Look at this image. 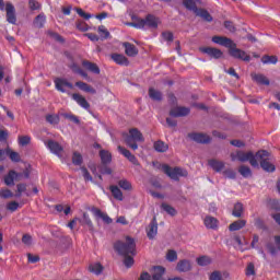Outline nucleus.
<instances>
[{"mask_svg": "<svg viewBox=\"0 0 280 280\" xmlns=\"http://www.w3.org/2000/svg\"><path fill=\"white\" fill-rule=\"evenodd\" d=\"M131 21L128 22V27H135V30H144L149 27V30H158L159 23H161V19L156 18L154 14H147L145 19H141L137 15H131Z\"/></svg>", "mask_w": 280, "mask_h": 280, "instance_id": "f257e3e1", "label": "nucleus"}, {"mask_svg": "<svg viewBox=\"0 0 280 280\" xmlns=\"http://www.w3.org/2000/svg\"><path fill=\"white\" fill-rule=\"evenodd\" d=\"M114 248L122 257H128V255H137V243L135 238L127 236L126 242L118 241L114 244Z\"/></svg>", "mask_w": 280, "mask_h": 280, "instance_id": "f03ea898", "label": "nucleus"}, {"mask_svg": "<svg viewBox=\"0 0 280 280\" xmlns=\"http://www.w3.org/2000/svg\"><path fill=\"white\" fill-rule=\"evenodd\" d=\"M143 141H145V138H143V133L137 128H131L129 135L125 137L126 145L133 151L139 150V144L137 143H143Z\"/></svg>", "mask_w": 280, "mask_h": 280, "instance_id": "7ed1b4c3", "label": "nucleus"}, {"mask_svg": "<svg viewBox=\"0 0 280 280\" xmlns=\"http://www.w3.org/2000/svg\"><path fill=\"white\" fill-rule=\"evenodd\" d=\"M232 161H240L241 163H246L249 161L252 167H259V162H257V154L248 151L247 153L244 151H236V153L230 154Z\"/></svg>", "mask_w": 280, "mask_h": 280, "instance_id": "20e7f679", "label": "nucleus"}, {"mask_svg": "<svg viewBox=\"0 0 280 280\" xmlns=\"http://www.w3.org/2000/svg\"><path fill=\"white\" fill-rule=\"evenodd\" d=\"M256 161H259L260 167H262L265 172L272 173L277 170L275 164L270 163V152L266 150L256 152Z\"/></svg>", "mask_w": 280, "mask_h": 280, "instance_id": "39448f33", "label": "nucleus"}, {"mask_svg": "<svg viewBox=\"0 0 280 280\" xmlns=\"http://www.w3.org/2000/svg\"><path fill=\"white\" fill-rule=\"evenodd\" d=\"M162 172H164L166 176H170L172 180H180V176L184 178H187V176H189V173L187 172V170H184L180 167L172 168L167 164L162 165Z\"/></svg>", "mask_w": 280, "mask_h": 280, "instance_id": "423d86ee", "label": "nucleus"}, {"mask_svg": "<svg viewBox=\"0 0 280 280\" xmlns=\"http://www.w3.org/2000/svg\"><path fill=\"white\" fill-rule=\"evenodd\" d=\"M229 55L235 60H243V62H250V55L246 54V51L237 48V44L235 42L229 48Z\"/></svg>", "mask_w": 280, "mask_h": 280, "instance_id": "0eeeda50", "label": "nucleus"}, {"mask_svg": "<svg viewBox=\"0 0 280 280\" xmlns=\"http://www.w3.org/2000/svg\"><path fill=\"white\" fill-rule=\"evenodd\" d=\"M7 21L11 25H16V9L12 2L5 3Z\"/></svg>", "mask_w": 280, "mask_h": 280, "instance_id": "6e6552de", "label": "nucleus"}, {"mask_svg": "<svg viewBox=\"0 0 280 280\" xmlns=\"http://www.w3.org/2000/svg\"><path fill=\"white\" fill-rule=\"evenodd\" d=\"M55 82V88L59 91V93H67V89H73V83L68 82L67 79H62V78H56L54 80Z\"/></svg>", "mask_w": 280, "mask_h": 280, "instance_id": "1a4fd4ad", "label": "nucleus"}, {"mask_svg": "<svg viewBox=\"0 0 280 280\" xmlns=\"http://www.w3.org/2000/svg\"><path fill=\"white\" fill-rule=\"evenodd\" d=\"M199 50L201 54H207L210 58H214V60H220V58L223 56L222 50L213 47H200Z\"/></svg>", "mask_w": 280, "mask_h": 280, "instance_id": "9d476101", "label": "nucleus"}, {"mask_svg": "<svg viewBox=\"0 0 280 280\" xmlns=\"http://www.w3.org/2000/svg\"><path fill=\"white\" fill-rule=\"evenodd\" d=\"M159 233V222H156V217H154L149 226L147 228V236L150 240H154Z\"/></svg>", "mask_w": 280, "mask_h": 280, "instance_id": "9b49d317", "label": "nucleus"}, {"mask_svg": "<svg viewBox=\"0 0 280 280\" xmlns=\"http://www.w3.org/2000/svg\"><path fill=\"white\" fill-rule=\"evenodd\" d=\"M191 113V109L189 107H183V106H177L173 107L170 110V116L171 117H187Z\"/></svg>", "mask_w": 280, "mask_h": 280, "instance_id": "f8f14e48", "label": "nucleus"}, {"mask_svg": "<svg viewBox=\"0 0 280 280\" xmlns=\"http://www.w3.org/2000/svg\"><path fill=\"white\" fill-rule=\"evenodd\" d=\"M118 152H120V154H122V156H125V159L129 160V162L132 163V165H137L139 166V160H137V156H135V154H132L128 149L118 145Z\"/></svg>", "mask_w": 280, "mask_h": 280, "instance_id": "ddd939ff", "label": "nucleus"}, {"mask_svg": "<svg viewBox=\"0 0 280 280\" xmlns=\"http://www.w3.org/2000/svg\"><path fill=\"white\" fill-rule=\"evenodd\" d=\"M189 139L192 141H196V143H211V137L206 133H189L188 135Z\"/></svg>", "mask_w": 280, "mask_h": 280, "instance_id": "4468645a", "label": "nucleus"}, {"mask_svg": "<svg viewBox=\"0 0 280 280\" xmlns=\"http://www.w3.org/2000/svg\"><path fill=\"white\" fill-rule=\"evenodd\" d=\"M212 43H214L215 45H221L222 47H226L228 49H230V47L233 45V39L229 38V37H224V36H213L212 37Z\"/></svg>", "mask_w": 280, "mask_h": 280, "instance_id": "2eb2a0df", "label": "nucleus"}, {"mask_svg": "<svg viewBox=\"0 0 280 280\" xmlns=\"http://www.w3.org/2000/svg\"><path fill=\"white\" fill-rule=\"evenodd\" d=\"M110 58L116 65H119L120 67H128L130 65L128 58L121 54L114 52L110 55Z\"/></svg>", "mask_w": 280, "mask_h": 280, "instance_id": "dca6fc26", "label": "nucleus"}, {"mask_svg": "<svg viewBox=\"0 0 280 280\" xmlns=\"http://www.w3.org/2000/svg\"><path fill=\"white\" fill-rule=\"evenodd\" d=\"M92 213L95 218L103 220L105 224H113V219L106 212H102L100 208H92Z\"/></svg>", "mask_w": 280, "mask_h": 280, "instance_id": "f3484780", "label": "nucleus"}, {"mask_svg": "<svg viewBox=\"0 0 280 280\" xmlns=\"http://www.w3.org/2000/svg\"><path fill=\"white\" fill-rule=\"evenodd\" d=\"M72 100H74V102H77V104L80 105L81 108H84V110H89V108H91V104H89V101H86V98L79 93L72 94Z\"/></svg>", "mask_w": 280, "mask_h": 280, "instance_id": "a211bd4d", "label": "nucleus"}, {"mask_svg": "<svg viewBox=\"0 0 280 280\" xmlns=\"http://www.w3.org/2000/svg\"><path fill=\"white\" fill-rule=\"evenodd\" d=\"M47 148L52 154H56V156H60V154H62V145H60V143H58L57 141L49 140L47 142Z\"/></svg>", "mask_w": 280, "mask_h": 280, "instance_id": "6ab92c4d", "label": "nucleus"}, {"mask_svg": "<svg viewBox=\"0 0 280 280\" xmlns=\"http://www.w3.org/2000/svg\"><path fill=\"white\" fill-rule=\"evenodd\" d=\"M82 67H84V69H86V71H90L91 73H95L96 75H100V73H101L100 67L95 62H91L89 60H83Z\"/></svg>", "mask_w": 280, "mask_h": 280, "instance_id": "aec40b11", "label": "nucleus"}, {"mask_svg": "<svg viewBox=\"0 0 280 280\" xmlns=\"http://www.w3.org/2000/svg\"><path fill=\"white\" fill-rule=\"evenodd\" d=\"M175 269L177 272H189V270H191V261L188 259H182L177 262Z\"/></svg>", "mask_w": 280, "mask_h": 280, "instance_id": "412c9836", "label": "nucleus"}, {"mask_svg": "<svg viewBox=\"0 0 280 280\" xmlns=\"http://www.w3.org/2000/svg\"><path fill=\"white\" fill-rule=\"evenodd\" d=\"M122 46L125 47V54L129 56L130 58H135L139 54V49H137V46H135L131 43H124Z\"/></svg>", "mask_w": 280, "mask_h": 280, "instance_id": "4be33fe9", "label": "nucleus"}, {"mask_svg": "<svg viewBox=\"0 0 280 280\" xmlns=\"http://www.w3.org/2000/svg\"><path fill=\"white\" fill-rule=\"evenodd\" d=\"M203 224L206 229H211L212 231H215V229H218L219 221L214 217L207 215L203 220Z\"/></svg>", "mask_w": 280, "mask_h": 280, "instance_id": "5701e85b", "label": "nucleus"}, {"mask_svg": "<svg viewBox=\"0 0 280 280\" xmlns=\"http://www.w3.org/2000/svg\"><path fill=\"white\" fill-rule=\"evenodd\" d=\"M75 86H78V89H80V91H84V93H92V95H95V93H97V91L89 85V83H84L82 81H78L75 82Z\"/></svg>", "mask_w": 280, "mask_h": 280, "instance_id": "b1692460", "label": "nucleus"}, {"mask_svg": "<svg viewBox=\"0 0 280 280\" xmlns=\"http://www.w3.org/2000/svg\"><path fill=\"white\" fill-rule=\"evenodd\" d=\"M15 178H19V173L15 171H9V173L4 176V184L7 187H12Z\"/></svg>", "mask_w": 280, "mask_h": 280, "instance_id": "393cba45", "label": "nucleus"}, {"mask_svg": "<svg viewBox=\"0 0 280 280\" xmlns=\"http://www.w3.org/2000/svg\"><path fill=\"white\" fill-rule=\"evenodd\" d=\"M195 14L196 16L205 20L207 23H211V21H213V16H211V13H209L207 9L199 8V10Z\"/></svg>", "mask_w": 280, "mask_h": 280, "instance_id": "a878e982", "label": "nucleus"}, {"mask_svg": "<svg viewBox=\"0 0 280 280\" xmlns=\"http://www.w3.org/2000/svg\"><path fill=\"white\" fill-rule=\"evenodd\" d=\"M109 190L112 192V196L115 198V200H119V201L124 200V192L121 191L119 186L112 185L109 186Z\"/></svg>", "mask_w": 280, "mask_h": 280, "instance_id": "bb28decb", "label": "nucleus"}, {"mask_svg": "<svg viewBox=\"0 0 280 280\" xmlns=\"http://www.w3.org/2000/svg\"><path fill=\"white\" fill-rule=\"evenodd\" d=\"M163 275H165V268L162 266H155L153 268L152 280H165Z\"/></svg>", "mask_w": 280, "mask_h": 280, "instance_id": "cd10ccee", "label": "nucleus"}, {"mask_svg": "<svg viewBox=\"0 0 280 280\" xmlns=\"http://www.w3.org/2000/svg\"><path fill=\"white\" fill-rule=\"evenodd\" d=\"M252 80L257 82V84H262L264 86H270V80L264 74H252Z\"/></svg>", "mask_w": 280, "mask_h": 280, "instance_id": "c85d7f7f", "label": "nucleus"}, {"mask_svg": "<svg viewBox=\"0 0 280 280\" xmlns=\"http://www.w3.org/2000/svg\"><path fill=\"white\" fill-rule=\"evenodd\" d=\"M79 222L82 226H88L90 231H93L94 229L93 221L91 220V217L86 212L83 213L82 219H79Z\"/></svg>", "mask_w": 280, "mask_h": 280, "instance_id": "c756f323", "label": "nucleus"}, {"mask_svg": "<svg viewBox=\"0 0 280 280\" xmlns=\"http://www.w3.org/2000/svg\"><path fill=\"white\" fill-rule=\"evenodd\" d=\"M100 156L103 165H108V163L113 161V154H110V152H108L107 150H101Z\"/></svg>", "mask_w": 280, "mask_h": 280, "instance_id": "7c9ffc66", "label": "nucleus"}, {"mask_svg": "<svg viewBox=\"0 0 280 280\" xmlns=\"http://www.w3.org/2000/svg\"><path fill=\"white\" fill-rule=\"evenodd\" d=\"M183 5L186 8V10H189V12H194L196 14L200 8L196 5V1L194 0H183Z\"/></svg>", "mask_w": 280, "mask_h": 280, "instance_id": "2f4dec72", "label": "nucleus"}, {"mask_svg": "<svg viewBox=\"0 0 280 280\" xmlns=\"http://www.w3.org/2000/svg\"><path fill=\"white\" fill-rule=\"evenodd\" d=\"M246 226V220H237L229 225V231H242Z\"/></svg>", "mask_w": 280, "mask_h": 280, "instance_id": "473e14b6", "label": "nucleus"}, {"mask_svg": "<svg viewBox=\"0 0 280 280\" xmlns=\"http://www.w3.org/2000/svg\"><path fill=\"white\" fill-rule=\"evenodd\" d=\"M149 97L154 102H161V100H163V94L161 93V91L155 90L154 88H150Z\"/></svg>", "mask_w": 280, "mask_h": 280, "instance_id": "72a5a7b5", "label": "nucleus"}, {"mask_svg": "<svg viewBox=\"0 0 280 280\" xmlns=\"http://www.w3.org/2000/svg\"><path fill=\"white\" fill-rule=\"evenodd\" d=\"M243 213H244V205L242 202H236L234 205L232 215L234 218H242Z\"/></svg>", "mask_w": 280, "mask_h": 280, "instance_id": "f704fd0d", "label": "nucleus"}, {"mask_svg": "<svg viewBox=\"0 0 280 280\" xmlns=\"http://www.w3.org/2000/svg\"><path fill=\"white\" fill-rule=\"evenodd\" d=\"M208 165H210L214 172H222L224 170V162L218 160L208 161Z\"/></svg>", "mask_w": 280, "mask_h": 280, "instance_id": "c9c22d12", "label": "nucleus"}, {"mask_svg": "<svg viewBox=\"0 0 280 280\" xmlns=\"http://www.w3.org/2000/svg\"><path fill=\"white\" fill-rule=\"evenodd\" d=\"M7 156L13 162V163H21V155L16 151H12L11 149H7Z\"/></svg>", "mask_w": 280, "mask_h": 280, "instance_id": "e433bc0d", "label": "nucleus"}, {"mask_svg": "<svg viewBox=\"0 0 280 280\" xmlns=\"http://www.w3.org/2000/svg\"><path fill=\"white\" fill-rule=\"evenodd\" d=\"M153 148L155 150V152H165L166 150H170V147L167 145V143L158 140L154 142Z\"/></svg>", "mask_w": 280, "mask_h": 280, "instance_id": "4c0bfd02", "label": "nucleus"}, {"mask_svg": "<svg viewBox=\"0 0 280 280\" xmlns=\"http://www.w3.org/2000/svg\"><path fill=\"white\" fill-rule=\"evenodd\" d=\"M262 65H277L279 62V58L277 56L265 55L261 58Z\"/></svg>", "mask_w": 280, "mask_h": 280, "instance_id": "58836bf2", "label": "nucleus"}, {"mask_svg": "<svg viewBox=\"0 0 280 280\" xmlns=\"http://www.w3.org/2000/svg\"><path fill=\"white\" fill-rule=\"evenodd\" d=\"M47 21V18H45V14H38L34 20L35 27H38L39 30L45 27V23Z\"/></svg>", "mask_w": 280, "mask_h": 280, "instance_id": "ea45409f", "label": "nucleus"}, {"mask_svg": "<svg viewBox=\"0 0 280 280\" xmlns=\"http://www.w3.org/2000/svg\"><path fill=\"white\" fill-rule=\"evenodd\" d=\"M238 173L241 176H243V178H249V176H253V171H250V167L246 165H241L238 167Z\"/></svg>", "mask_w": 280, "mask_h": 280, "instance_id": "a19ab883", "label": "nucleus"}, {"mask_svg": "<svg viewBox=\"0 0 280 280\" xmlns=\"http://www.w3.org/2000/svg\"><path fill=\"white\" fill-rule=\"evenodd\" d=\"M118 187L124 191H132V184L128 179L118 180Z\"/></svg>", "mask_w": 280, "mask_h": 280, "instance_id": "79ce46f5", "label": "nucleus"}, {"mask_svg": "<svg viewBox=\"0 0 280 280\" xmlns=\"http://www.w3.org/2000/svg\"><path fill=\"white\" fill-rule=\"evenodd\" d=\"M89 270H90V272H93L94 275H102L104 267L102 266V264L95 262L93 265H90Z\"/></svg>", "mask_w": 280, "mask_h": 280, "instance_id": "37998d69", "label": "nucleus"}, {"mask_svg": "<svg viewBox=\"0 0 280 280\" xmlns=\"http://www.w3.org/2000/svg\"><path fill=\"white\" fill-rule=\"evenodd\" d=\"M46 121L51 126H58L60 124V116L48 114L46 115Z\"/></svg>", "mask_w": 280, "mask_h": 280, "instance_id": "c03bdc74", "label": "nucleus"}, {"mask_svg": "<svg viewBox=\"0 0 280 280\" xmlns=\"http://www.w3.org/2000/svg\"><path fill=\"white\" fill-rule=\"evenodd\" d=\"M72 163L73 165H82L84 163V159L82 158V154L78 151H74L72 154Z\"/></svg>", "mask_w": 280, "mask_h": 280, "instance_id": "a18cd8bd", "label": "nucleus"}, {"mask_svg": "<svg viewBox=\"0 0 280 280\" xmlns=\"http://www.w3.org/2000/svg\"><path fill=\"white\" fill-rule=\"evenodd\" d=\"M161 207H162L163 211L167 212L168 215L174 217L177 213L176 209L167 203H162Z\"/></svg>", "mask_w": 280, "mask_h": 280, "instance_id": "49530a36", "label": "nucleus"}, {"mask_svg": "<svg viewBox=\"0 0 280 280\" xmlns=\"http://www.w3.org/2000/svg\"><path fill=\"white\" fill-rule=\"evenodd\" d=\"M198 266H209L211 264V257L209 256H200L197 258Z\"/></svg>", "mask_w": 280, "mask_h": 280, "instance_id": "de8ad7c7", "label": "nucleus"}, {"mask_svg": "<svg viewBox=\"0 0 280 280\" xmlns=\"http://www.w3.org/2000/svg\"><path fill=\"white\" fill-rule=\"evenodd\" d=\"M0 198H3V199L14 198V194L12 192V190L8 188H2L0 190Z\"/></svg>", "mask_w": 280, "mask_h": 280, "instance_id": "09e8293b", "label": "nucleus"}, {"mask_svg": "<svg viewBox=\"0 0 280 280\" xmlns=\"http://www.w3.org/2000/svg\"><path fill=\"white\" fill-rule=\"evenodd\" d=\"M81 172L85 183H93V176H91V173H89V170H86V167H81Z\"/></svg>", "mask_w": 280, "mask_h": 280, "instance_id": "8fccbe9b", "label": "nucleus"}, {"mask_svg": "<svg viewBox=\"0 0 280 280\" xmlns=\"http://www.w3.org/2000/svg\"><path fill=\"white\" fill-rule=\"evenodd\" d=\"M167 261L174 262L178 259V254L174 249H170L166 254Z\"/></svg>", "mask_w": 280, "mask_h": 280, "instance_id": "3c124183", "label": "nucleus"}, {"mask_svg": "<svg viewBox=\"0 0 280 280\" xmlns=\"http://www.w3.org/2000/svg\"><path fill=\"white\" fill-rule=\"evenodd\" d=\"M62 117H65V119H69V121H72V124L80 125V118L73 114L65 113L62 114Z\"/></svg>", "mask_w": 280, "mask_h": 280, "instance_id": "603ef678", "label": "nucleus"}, {"mask_svg": "<svg viewBox=\"0 0 280 280\" xmlns=\"http://www.w3.org/2000/svg\"><path fill=\"white\" fill-rule=\"evenodd\" d=\"M16 189H18V192L15 194V198H21L22 194H24V191H27V185L18 184Z\"/></svg>", "mask_w": 280, "mask_h": 280, "instance_id": "864d4df0", "label": "nucleus"}, {"mask_svg": "<svg viewBox=\"0 0 280 280\" xmlns=\"http://www.w3.org/2000/svg\"><path fill=\"white\" fill-rule=\"evenodd\" d=\"M98 34L102 38H108L110 36V32L104 25L98 26Z\"/></svg>", "mask_w": 280, "mask_h": 280, "instance_id": "5fc2aeb1", "label": "nucleus"}, {"mask_svg": "<svg viewBox=\"0 0 280 280\" xmlns=\"http://www.w3.org/2000/svg\"><path fill=\"white\" fill-rule=\"evenodd\" d=\"M124 265L126 268H132V266H135V258L130 255L125 256Z\"/></svg>", "mask_w": 280, "mask_h": 280, "instance_id": "6e6d98bb", "label": "nucleus"}, {"mask_svg": "<svg viewBox=\"0 0 280 280\" xmlns=\"http://www.w3.org/2000/svg\"><path fill=\"white\" fill-rule=\"evenodd\" d=\"M28 8L30 10L35 11V10H40L42 5L36 0H28Z\"/></svg>", "mask_w": 280, "mask_h": 280, "instance_id": "4d7b16f0", "label": "nucleus"}, {"mask_svg": "<svg viewBox=\"0 0 280 280\" xmlns=\"http://www.w3.org/2000/svg\"><path fill=\"white\" fill-rule=\"evenodd\" d=\"M31 141H32V138L30 136H20L19 137V143L21 145H30Z\"/></svg>", "mask_w": 280, "mask_h": 280, "instance_id": "13d9d810", "label": "nucleus"}, {"mask_svg": "<svg viewBox=\"0 0 280 280\" xmlns=\"http://www.w3.org/2000/svg\"><path fill=\"white\" fill-rule=\"evenodd\" d=\"M75 12H77V14H79V16H81V19H85V21H89V19H91V14L84 12V10H82L80 8H75Z\"/></svg>", "mask_w": 280, "mask_h": 280, "instance_id": "bf43d9fd", "label": "nucleus"}, {"mask_svg": "<svg viewBox=\"0 0 280 280\" xmlns=\"http://www.w3.org/2000/svg\"><path fill=\"white\" fill-rule=\"evenodd\" d=\"M224 176L226 178H231V179H235L236 176H237V173H235V171L231 170V168H228L223 172Z\"/></svg>", "mask_w": 280, "mask_h": 280, "instance_id": "052dcab7", "label": "nucleus"}, {"mask_svg": "<svg viewBox=\"0 0 280 280\" xmlns=\"http://www.w3.org/2000/svg\"><path fill=\"white\" fill-rule=\"evenodd\" d=\"M246 276L253 277L255 276V265L253 262H249L246 268Z\"/></svg>", "mask_w": 280, "mask_h": 280, "instance_id": "680f3d73", "label": "nucleus"}, {"mask_svg": "<svg viewBox=\"0 0 280 280\" xmlns=\"http://www.w3.org/2000/svg\"><path fill=\"white\" fill-rule=\"evenodd\" d=\"M254 224H255L256 229H260V230L266 229V224L264 223V220H261V218H256L254 221Z\"/></svg>", "mask_w": 280, "mask_h": 280, "instance_id": "e2e57ef3", "label": "nucleus"}, {"mask_svg": "<svg viewBox=\"0 0 280 280\" xmlns=\"http://www.w3.org/2000/svg\"><path fill=\"white\" fill-rule=\"evenodd\" d=\"M162 38H164L167 43H172L174 40V34L172 32H163Z\"/></svg>", "mask_w": 280, "mask_h": 280, "instance_id": "0e129e2a", "label": "nucleus"}, {"mask_svg": "<svg viewBox=\"0 0 280 280\" xmlns=\"http://www.w3.org/2000/svg\"><path fill=\"white\" fill-rule=\"evenodd\" d=\"M7 209H8V211H12V212L16 211V209H19V202H16V201L9 202L7 205Z\"/></svg>", "mask_w": 280, "mask_h": 280, "instance_id": "69168bd1", "label": "nucleus"}, {"mask_svg": "<svg viewBox=\"0 0 280 280\" xmlns=\"http://www.w3.org/2000/svg\"><path fill=\"white\" fill-rule=\"evenodd\" d=\"M22 242L26 245V246H32V235L30 234H24L22 237Z\"/></svg>", "mask_w": 280, "mask_h": 280, "instance_id": "338daca9", "label": "nucleus"}, {"mask_svg": "<svg viewBox=\"0 0 280 280\" xmlns=\"http://www.w3.org/2000/svg\"><path fill=\"white\" fill-rule=\"evenodd\" d=\"M210 280H222V273L220 271H213L210 275Z\"/></svg>", "mask_w": 280, "mask_h": 280, "instance_id": "774afa93", "label": "nucleus"}]
</instances>
